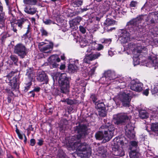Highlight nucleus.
<instances>
[{
    "mask_svg": "<svg viewBox=\"0 0 158 158\" xmlns=\"http://www.w3.org/2000/svg\"><path fill=\"white\" fill-rule=\"evenodd\" d=\"M27 30L26 33L24 34L22 36V38L26 39L28 38L31 36V28L30 27V24H27Z\"/></svg>",
    "mask_w": 158,
    "mask_h": 158,
    "instance_id": "24",
    "label": "nucleus"
},
{
    "mask_svg": "<svg viewBox=\"0 0 158 158\" xmlns=\"http://www.w3.org/2000/svg\"><path fill=\"white\" fill-rule=\"evenodd\" d=\"M130 158H138L139 155V153L137 152L136 150H131L129 153Z\"/></svg>",
    "mask_w": 158,
    "mask_h": 158,
    "instance_id": "32",
    "label": "nucleus"
},
{
    "mask_svg": "<svg viewBox=\"0 0 158 158\" xmlns=\"http://www.w3.org/2000/svg\"><path fill=\"white\" fill-rule=\"evenodd\" d=\"M115 23V22L114 20L109 18H107L104 23V24L106 27H108L114 24Z\"/></svg>",
    "mask_w": 158,
    "mask_h": 158,
    "instance_id": "35",
    "label": "nucleus"
},
{
    "mask_svg": "<svg viewBox=\"0 0 158 158\" xmlns=\"http://www.w3.org/2000/svg\"><path fill=\"white\" fill-rule=\"evenodd\" d=\"M142 19L141 16L132 19L127 23L126 29L132 33L141 31L143 29L140 24Z\"/></svg>",
    "mask_w": 158,
    "mask_h": 158,
    "instance_id": "2",
    "label": "nucleus"
},
{
    "mask_svg": "<svg viewBox=\"0 0 158 158\" xmlns=\"http://www.w3.org/2000/svg\"><path fill=\"white\" fill-rule=\"evenodd\" d=\"M24 3L29 5H35L37 3V0H23Z\"/></svg>",
    "mask_w": 158,
    "mask_h": 158,
    "instance_id": "36",
    "label": "nucleus"
},
{
    "mask_svg": "<svg viewBox=\"0 0 158 158\" xmlns=\"http://www.w3.org/2000/svg\"><path fill=\"white\" fill-rule=\"evenodd\" d=\"M17 73V72L11 71L7 76L10 81V84L12 90L18 89L19 88V85L18 83V79L16 77H14L13 78L12 80H10V78Z\"/></svg>",
    "mask_w": 158,
    "mask_h": 158,
    "instance_id": "10",
    "label": "nucleus"
},
{
    "mask_svg": "<svg viewBox=\"0 0 158 158\" xmlns=\"http://www.w3.org/2000/svg\"><path fill=\"white\" fill-rule=\"evenodd\" d=\"M98 114L101 117H104L106 116V111L103 109L98 111Z\"/></svg>",
    "mask_w": 158,
    "mask_h": 158,
    "instance_id": "43",
    "label": "nucleus"
},
{
    "mask_svg": "<svg viewBox=\"0 0 158 158\" xmlns=\"http://www.w3.org/2000/svg\"><path fill=\"white\" fill-rule=\"evenodd\" d=\"M143 86V84L139 81L133 80L131 83V89L136 92H139L142 91Z\"/></svg>",
    "mask_w": 158,
    "mask_h": 158,
    "instance_id": "12",
    "label": "nucleus"
},
{
    "mask_svg": "<svg viewBox=\"0 0 158 158\" xmlns=\"http://www.w3.org/2000/svg\"><path fill=\"white\" fill-rule=\"evenodd\" d=\"M79 30L80 31L82 34H85L86 32V30L85 27L81 25H80L79 27Z\"/></svg>",
    "mask_w": 158,
    "mask_h": 158,
    "instance_id": "46",
    "label": "nucleus"
},
{
    "mask_svg": "<svg viewBox=\"0 0 158 158\" xmlns=\"http://www.w3.org/2000/svg\"><path fill=\"white\" fill-rule=\"evenodd\" d=\"M40 89V87L35 88L33 89V91L37 92H39Z\"/></svg>",
    "mask_w": 158,
    "mask_h": 158,
    "instance_id": "60",
    "label": "nucleus"
},
{
    "mask_svg": "<svg viewBox=\"0 0 158 158\" xmlns=\"http://www.w3.org/2000/svg\"><path fill=\"white\" fill-rule=\"evenodd\" d=\"M104 76H103L101 78V80H104L107 82H109V80H111L115 79L117 78L118 77L114 71H112L110 70H108L106 71L104 73Z\"/></svg>",
    "mask_w": 158,
    "mask_h": 158,
    "instance_id": "11",
    "label": "nucleus"
},
{
    "mask_svg": "<svg viewBox=\"0 0 158 158\" xmlns=\"http://www.w3.org/2000/svg\"><path fill=\"white\" fill-rule=\"evenodd\" d=\"M58 82L62 93H66L69 91V78L67 77L66 73H63L61 74Z\"/></svg>",
    "mask_w": 158,
    "mask_h": 158,
    "instance_id": "5",
    "label": "nucleus"
},
{
    "mask_svg": "<svg viewBox=\"0 0 158 158\" xmlns=\"http://www.w3.org/2000/svg\"><path fill=\"white\" fill-rule=\"evenodd\" d=\"M120 40L122 43L125 44L127 43L130 40L129 33L126 30H120Z\"/></svg>",
    "mask_w": 158,
    "mask_h": 158,
    "instance_id": "13",
    "label": "nucleus"
},
{
    "mask_svg": "<svg viewBox=\"0 0 158 158\" xmlns=\"http://www.w3.org/2000/svg\"><path fill=\"white\" fill-rule=\"evenodd\" d=\"M134 59V66H135L136 65H137L139 64V60L138 58V57H133Z\"/></svg>",
    "mask_w": 158,
    "mask_h": 158,
    "instance_id": "48",
    "label": "nucleus"
},
{
    "mask_svg": "<svg viewBox=\"0 0 158 158\" xmlns=\"http://www.w3.org/2000/svg\"><path fill=\"white\" fill-rule=\"evenodd\" d=\"M95 107L97 109L101 110L104 109L105 108V105L102 102L99 101H97L95 103Z\"/></svg>",
    "mask_w": 158,
    "mask_h": 158,
    "instance_id": "25",
    "label": "nucleus"
},
{
    "mask_svg": "<svg viewBox=\"0 0 158 158\" xmlns=\"http://www.w3.org/2000/svg\"><path fill=\"white\" fill-rule=\"evenodd\" d=\"M101 55L100 53L97 52L94 54H91L86 56L85 57L83 61L85 63H88L90 61L98 58Z\"/></svg>",
    "mask_w": 158,
    "mask_h": 158,
    "instance_id": "18",
    "label": "nucleus"
},
{
    "mask_svg": "<svg viewBox=\"0 0 158 158\" xmlns=\"http://www.w3.org/2000/svg\"><path fill=\"white\" fill-rule=\"evenodd\" d=\"M46 44V43L44 42L39 43L38 44V46L40 48L41 46Z\"/></svg>",
    "mask_w": 158,
    "mask_h": 158,
    "instance_id": "58",
    "label": "nucleus"
},
{
    "mask_svg": "<svg viewBox=\"0 0 158 158\" xmlns=\"http://www.w3.org/2000/svg\"><path fill=\"white\" fill-rule=\"evenodd\" d=\"M97 152L99 153V156L103 157H106L108 155V153L103 146H101L98 148Z\"/></svg>",
    "mask_w": 158,
    "mask_h": 158,
    "instance_id": "21",
    "label": "nucleus"
},
{
    "mask_svg": "<svg viewBox=\"0 0 158 158\" xmlns=\"http://www.w3.org/2000/svg\"><path fill=\"white\" fill-rule=\"evenodd\" d=\"M78 40L81 47H88L89 48L88 45H87V41L85 38L80 37Z\"/></svg>",
    "mask_w": 158,
    "mask_h": 158,
    "instance_id": "27",
    "label": "nucleus"
},
{
    "mask_svg": "<svg viewBox=\"0 0 158 158\" xmlns=\"http://www.w3.org/2000/svg\"><path fill=\"white\" fill-rule=\"evenodd\" d=\"M114 145L112 148L113 153L116 156H122L124 155V152L123 150L122 147H120L119 144L120 143L119 138H115L113 140Z\"/></svg>",
    "mask_w": 158,
    "mask_h": 158,
    "instance_id": "9",
    "label": "nucleus"
},
{
    "mask_svg": "<svg viewBox=\"0 0 158 158\" xmlns=\"http://www.w3.org/2000/svg\"><path fill=\"white\" fill-rule=\"evenodd\" d=\"M77 65H75L74 64H70L68 66L69 70L72 73H74L77 71L78 69Z\"/></svg>",
    "mask_w": 158,
    "mask_h": 158,
    "instance_id": "29",
    "label": "nucleus"
},
{
    "mask_svg": "<svg viewBox=\"0 0 158 158\" xmlns=\"http://www.w3.org/2000/svg\"><path fill=\"white\" fill-rule=\"evenodd\" d=\"M111 2L109 0H106L104 1L102 4H100L99 8L101 11L103 13L108 11L110 6Z\"/></svg>",
    "mask_w": 158,
    "mask_h": 158,
    "instance_id": "17",
    "label": "nucleus"
},
{
    "mask_svg": "<svg viewBox=\"0 0 158 158\" xmlns=\"http://www.w3.org/2000/svg\"><path fill=\"white\" fill-rule=\"evenodd\" d=\"M24 23H26L27 24H30L28 20L25 18H21L18 20V22L16 23L18 26L21 28L22 27V25Z\"/></svg>",
    "mask_w": 158,
    "mask_h": 158,
    "instance_id": "23",
    "label": "nucleus"
},
{
    "mask_svg": "<svg viewBox=\"0 0 158 158\" xmlns=\"http://www.w3.org/2000/svg\"><path fill=\"white\" fill-rule=\"evenodd\" d=\"M31 85V82H30L27 84V85L26 86H25V89H24V91L25 92L27 91L28 89L30 88Z\"/></svg>",
    "mask_w": 158,
    "mask_h": 158,
    "instance_id": "50",
    "label": "nucleus"
},
{
    "mask_svg": "<svg viewBox=\"0 0 158 158\" xmlns=\"http://www.w3.org/2000/svg\"><path fill=\"white\" fill-rule=\"evenodd\" d=\"M14 52L20 58L23 59L27 55L28 52V49L24 44L19 43L15 46Z\"/></svg>",
    "mask_w": 158,
    "mask_h": 158,
    "instance_id": "8",
    "label": "nucleus"
},
{
    "mask_svg": "<svg viewBox=\"0 0 158 158\" xmlns=\"http://www.w3.org/2000/svg\"><path fill=\"white\" fill-rule=\"evenodd\" d=\"M38 142L37 143V144L40 145L41 146L43 144V141L42 139H38Z\"/></svg>",
    "mask_w": 158,
    "mask_h": 158,
    "instance_id": "55",
    "label": "nucleus"
},
{
    "mask_svg": "<svg viewBox=\"0 0 158 158\" xmlns=\"http://www.w3.org/2000/svg\"><path fill=\"white\" fill-rule=\"evenodd\" d=\"M81 20V18L77 16L69 22L70 28L73 30H76L78 28L77 25Z\"/></svg>",
    "mask_w": 158,
    "mask_h": 158,
    "instance_id": "16",
    "label": "nucleus"
},
{
    "mask_svg": "<svg viewBox=\"0 0 158 158\" xmlns=\"http://www.w3.org/2000/svg\"><path fill=\"white\" fill-rule=\"evenodd\" d=\"M36 79L40 82H43V83H47L48 81V77L46 74L44 72L42 71L38 72Z\"/></svg>",
    "mask_w": 158,
    "mask_h": 158,
    "instance_id": "14",
    "label": "nucleus"
},
{
    "mask_svg": "<svg viewBox=\"0 0 158 158\" xmlns=\"http://www.w3.org/2000/svg\"><path fill=\"white\" fill-rule=\"evenodd\" d=\"M108 54L109 55L111 56L114 55V53L112 51L110 50L108 51Z\"/></svg>",
    "mask_w": 158,
    "mask_h": 158,
    "instance_id": "59",
    "label": "nucleus"
},
{
    "mask_svg": "<svg viewBox=\"0 0 158 158\" xmlns=\"http://www.w3.org/2000/svg\"><path fill=\"white\" fill-rule=\"evenodd\" d=\"M151 15L153 18V17H154L155 19H158V13H157L156 15H155L154 14H152Z\"/></svg>",
    "mask_w": 158,
    "mask_h": 158,
    "instance_id": "54",
    "label": "nucleus"
},
{
    "mask_svg": "<svg viewBox=\"0 0 158 158\" xmlns=\"http://www.w3.org/2000/svg\"><path fill=\"white\" fill-rule=\"evenodd\" d=\"M76 135L71 138L73 141L67 145V148L69 150L77 151L80 152V156L83 158H88L91 154V149L89 145L86 143H81L80 139L83 138L86 134L87 127L86 125L79 123L78 126L74 128Z\"/></svg>",
    "mask_w": 158,
    "mask_h": 158,
    "instance_id": "1",
    "label": "nucleus"
},
{
    "mask_svg": "<svg viewBox=\"0 0 158 158\" xmlns=\"http://www.w3.org/2000/svg\"><path fill=\"white\" fill-rule=\"evenodd\" d=\"M40 31L42 35L47 36L48 35V33L47 31L45 30L44 28L42 27L40 30Z\"/></svg>",
    "mask_w": 158,
    "mask_h": 158,
    "instance_id": "47",
    "label": "nucleus"
},
{
    "mask_svg": "<svg viewBox=\"0 0 158 158\" xmlns=\"http://www.w3.org/2000/svg\"><path fill=\"white\" fill-rule=\"evenodd\" d=\"M35 143V140L34 139H31L30 140V145L31 146H34Z\"/></svg>",
    "mask_w": 158,
    "mask_h": 158,
    "instance_id": "52",
    "label": "nucleus"
},
{
    "mask_svg": "<svg viewBox=\"0 0 158 158\" xmlns=\"http://www.w3.org/2000/svg\"><path fill=\"white\" fill-rule=\"evenodd\" d=\"M103 48V46L101 44H99L97 49L98 50L102 49Z\"/></svg>",
    "mask_w": 158,
    "mask_h": 158,
    "instance_id": "57",
    "label": "nucleus"
},
{
    "mask_svg": "<svg viewBox=\"0 0 158 158\" xmlns=\"http://www.w3.org/2000/svg\"><path fill=\"white\" fill-rule=\"evenodd\" d=\"M119 84L118 86L120 89H123L125 87L126 84L124 81H123L122 80L118 81Z\"/></svg>",
    "mask_w": 158,
    "mask_h": 158,
    "instance_id": "42",
    "label": "nucleus"
},
{
    "mask_svg": "<svg viewBox=\"0 0 158 158\" xmlns=\"http://www.w3.org/2000/svg\"><path fill=\"white\" fill-rule=\"evenodd\" d=\"M130 149L131 150H136L138 147V143L135 141H132L130 143Z\"/></svg>",
    "mask_w": 158,
    "mask_h": 158,
    "instance_id": "31",
    "label": "nucleus"
},
{
    "mask_svg": "<svg viewBox=\"0 0 158 158\" xmlns=\"http://www.w3.org/2000/svg\"><path fill=\"white\" fill-rule=\"evenodd\" d=\"M150 62L155 69H158V60L154 56H151L149 57Z\"/></svg>",
    "mask_w": 158,
    "mask_h": 158,
    "instance_id": "20",
    "label": "nucleus"
},
{
    "mask_svg": "<svg viewBox=\"0 0 158 158\" xmlns=\"http://www.w3.org/2000/svg\"><path fill=\"white\" fill-rule=\"evenodd\" d=\"M125 129V131H127V130H128L129 131H133L134 127L133 124L131 123H128L126 125Z\"/></svg>",
    "mask_w": 158,
    "mask_h": 158,
    "instance_id": "37",
    "label": "nucleus"
},
{
    "mask_svg": "<svg viewBox=\"0 0 158 158\" xmlns=\"http://www.w3.org/2000/svg\"><path fill=\"white\" fill-rule=\"evenodd\" d=\"M10 57L11 60L14 62V64H16V63L18 62V59L16 56L11 55L10 56Z\"/></svg>",
    "mask_w": 158,
    "mask_h": 158,
    "instance_id": "44",
    "label": "nucleus"
},
{
    "mask_svg": "<svg viewBox=\"0 0 158 158\" xmlns=\"http://www.w3.org/2000/svg\"><path fill=\"white\" fill-rule=\"evenodd\" d=\"M90 99L95 104L98 100L97 95L95 94H92L90 96Z\"/></svg>",
    "mask_w": 158,
    "mask_h": 158,
    "instance_id": "41",
    "label": "nucleus"
},
{
    "mask_svg": "<svg viewBox=\"0 0 158 158\" xmlns=\"http://www.w3.org/2000/svg\"><path fill=\"white\" fill-rule=\"evenodd\" d=\"M54 94L57 95L59 94H60V91L57 89H55L53 90Z\"/></svg>",
    "mask_w": 158,
    "mask_h": 158,
    "instance_id": "53",
    "label": "nucleus"
},
{
    "mask_svg": "<svg viewBox=\"0 0 158 158\" xmlns=\"http://www.w3.org/2000/svg\"><path fill=\"white\" fill-rule=\"evenodd\" d=\"M74 102L73 100L68 98H67V103L68 105H72L74 104Z\"/></svg>",
    "mask_w": 158,
    "mask_h": 158,
    "instance_id": "51",
    "label": "nucleus"
},
{
    "mask_svg": "<svg viewBox=\"0 0 158 158\" xmlns=\"http://www.w3.org/2000/svg\"><path fill=\"white\" fill-rule=\"evenodd\" d=\"M137 4V2L135 1H132L131 2L130 6L131 7H135Z\"/></svg>",
    "mask_w": 158,
    "mask_h": 158,
    "instance_id": "49",
    "label": "nucleus"
},
{
    "mask_svg": "<svg viewBox=\"0 0 158 158\" xmlns=\"http://www.w3.org/2000/svg\"><path fill=\"white\" fill-rule=\"evenodd\" d=\"M67 99H65L63 98V99L61 100L60 102H63L67 103Z\"/></svg>",
    "mask_w": 158,
    "mask_h": 158,
    "instance_id": "64",
    "label": "nucleus"
},
{
    "mask_svg": "<svg viewBox=\"0 0 158 158\" xmlns=\"http://www.w3.org/2000/svg\"><path fill=\"white\" fill-rule=\"evenodd\" d=\"M125 132L126 136L130 139L134 138L135 135L134 131H129L128 130H127V131H125Z\"/></svg>",
    "mask_w": 158,
    "mask_h": 158,
    "instance_id": "28",
    "label": "nucleus"
},
{
    "mask_svg": "<svg viewBox=\"0 0 158 158\" xmlns=\"http://www.w3.org/2000/svg\"><path fill=\"white\" fill-rule=\"evenodd\" d=\"M48 60L51 66L55 68L58 67V64L57 62H59L60 60L57 55H53L48 58Z\"/></svg>",
    "mask_w": 158,
    "mask_h": 158,
    "instance_id": "15",
    "label": "nucleus"
},
{
    "mask_svg": "<svg viewBox=\"0 0 158 158\" xmlns=\"http://www.w3.org/2000/svg\"><path fill=\"white\" fill-rule=\"evenodd\" d=\"M100 129L101 131L97 132L95 135V137L96 139L98 140H101L102 139H104V137L103 136V132H102V129Z\"/></svg>",
    "mask_w": 158,
    "mask_h": 158,
    "instance_id": "33",
    "label": "nucleus"
},
{
    "mask_svg": "<svg viewBox=\"0 0 158 158\" xmlns=\"http://www.w3.org/2000/svg\"><path fill=\"white\" fill-rule=\"evenodd\" d=\"M134 96L132 92L130 90L126 91L120 94L118 98L122 102L123 106L125 107H129L131 98Z\"/></svg>",
    "mask_w": 158,
    "mask_h": 158,
    "instance_id": "7",
    "label": "nucleus"
},
{
    "mask_svg": "<svg viewBox=\"0 0 158 158\" xmlns=\"http://www.w3.org/2000/svg\"><path fill=\"white\" fill-rule=\"evenodd\" d=\"M53 47V44L52 43H50V44L46 45L45 47L41 48L40 50L43 52L45 53L49 52L52 49Z\"/></svg>",
    "mask_w": 158,
    "mask_h": 158,
    "instance_id": "22",
    "label": "nucleus"
},
{
    "mask_svg": "<svg viewBox=\"0 0 158 158\" xmlns=\"http://www.w3.org/2000/svg\"><path fill=\"white\" fill-rule=\"evenodd\" d=\"M149 89H146L143 91V94L147 96H148L149 93Z\"/></svg>",
    "mask_w": 158,
    "mask_h": 158,
    "instance_id": "56",
    "label": "nucleus"
},
{
    "mask_svg": "<svg viewBox=\"0 0 158 158\" xmlns=\"http://www.w3.org/2000/svg\"><path fill=\"white\" fill-rule=\"evenodd\" d=\"M153 111L154 112V113H153L152 114L153 119L155 120L158 119V108H156L155 111L154 110Z\"/></svg>",
    "mask_w": 158,
    "mask_h": 158,
    "instance_id": "39",
    "label": "nucleus"
},
{
    "mask_svg": "<svg viewBox=\"0 0 158 158\" xmlns=\"http://www.w3.org/2000/svg\"><path fill=\"white\" fill-rule=\"evenodd\" d=\"M24 11L27 14L33 15L36 13L37 8L33 6H28L24 8Z\"/></svg>",
    "mask_w": 158,
    "mask_h": 158,
    "instance_id": "19",
    "label": "nucleus"
},
{
    "mask_svg": "<svg viewBox=\"0 0 158 158\" xmlns=\"http://www.w3.org/2000/svg\"><path fill=\"white\" fill-rule=\"evenodd\" d=\"M7 101L8 103H10L12 101V98L10 97H8L7 98Z\"/></svg>",
    "mask_w": 158,
    "mask_h": 158,
    "instance_id": "62",
    "label": "nucleus"
},
{
    "mask_svg": "<svg viewBox=\"0 0 158 158\" xmlns=\"http://www.w3.org/2000/svg\"><path fill=\"white\" fill-rule=\"evenodd\" d=\"M9 36V35L6 34V35H3L2 36V38L3 39H4L6 38L7 37Z\"/></svg>",
    "mask_w": 158,
    "mask_h": 158,
    "instance_id": "63",
    "label": "nucleus"
},
{
    "mask_svg": "<svg viewBox=\"0 0 158 158\" xmlns=\"http://www.w3.org/2000/svg\"><path fill=\"white\" fill-rule=\"evenodd\" d=\"M151 129L153 131H158V123H152L151 125Z\"/></svg>",
    "mask_w": 158,
    "mask_h": 158,
    "instance_id": "38",
    "label": "nucleus"
},
{
    "mask_svg": "<svg viewBox=\"0 0 158 158\" xmlns=\"http://www.w3.org/2000/svg\"><path fill=\"white\" fill-rule=\"evenodd\" d=\"M65 68V65L64 64H63L61 65L60 66V69L61 70H63Z\"/></svg>",
    "mask_w": 158,
    "mask_h": 158,
    "instance_id": "61",
    "label": "nucleus"
},
{
    "mask_svg": "<svg viewBox=\"0 0 158 158\" xmlns=\"http://www.w3.org/2000/svg\"><path fill=\"white\" fill-rule=\"evenodd\" d=\"M82 0H72V5L74 7H79L82 5Z\"/></svg>",
    "mask_w": 158,
    "mask_h": 158,
    "instance_id": "30",
    "label": "nucleus"
},
{
    "mask_svg": "<svg viewBox=\"0 0 158 158\" xmlns=\"http://www.w3.org/2000/svg\"><path fill=\"white\" fill-rule=\"evenodd\" d=\"M139 117L142 119L147 118L148 117L149 115L148 113L145 110H141L139 112Z\"/></svg>",
    "mask_w": 158,
    "mask_h": 158,
    "instance_id": "26",
    "label": "nucleus"
},
{
    "mask_svg": "<svg viewBox=\"0 0 158 158\" xmlns=\"http://www.w3.org/2000/svg\"><path fill=\"white\" fill-rule=\"evenodd\" d=\"M98 66V65L97 64L93 65L89 72V74L91 75H93L94 74L95 70Z\"/></svg>",
    "mask_w": 158,
    "mask_h": 158,
    "instance_id": "40",
    "label": "nucleus"
},
{
    "mask_svg": "<svg viewBox=\"0 0 158 158\" xmlns=\"http://www.w3.org/2000/svg\"><path fill=\"white\" fill-rule=\"evenodd\" d=\"M124 47L127 50H133V57H138L139 54L141 52L146 53L148 51V49L144 46H142L140 44H135L132 42L128 44L127 45H125Z\"/></svg>",
    "mask_w": 158,
    "mask_h": 158,
    "instance_id": "4",
    "label": "nucleus"
},
{
    "mask_svg": "<svg viewBox=\"0 0 158 158\" xmlns=\"http://www.w3.org/2000/svg\"><path fill=\"white\" fill-rule=\"evenodd\" d=\"M131 118V116L128 115L127 113H120L113 116V122L117 125H124Z\"/></svg>",
    "mask_w": 158,
    "mask_h": 158,
    "instance_id": "6",
    "label": "nucleus"
},
{
    "mask_svg": "<svg viewBox=\"0 0 158 158\" xmlns=\"http://www.w3.org/2000/svg\"><path fill=\"white\" fill-rule=\"evenodd\" d=\"M105 124H103L100 127V129H102L103 132L104 140L105 142L109 141L114 135V127L111 124L110 121L107 122V120L104 119L103 120Z\"/></svg>",
    "mask_w": 158,
    "mask_h": 158,
    "instance_id": "3",
    "label": "nucleus"
},
{
    "mask_svg": "<svg viewBox=\"0 0 158 158\" xmlns=\"http://www.w3.org/2000/svg\"><path fill=\"white\" fill-rule=\"evenodd\" d=\"M26 75L30 78H33L34 77L35 73L32 69L29 68L27 70Z\"/></svg>",
    "mask_w": 158,
    "mask_h": 158,
    "instance_id": "34",
    "label": "nucleus"
},
{
    "mask_svg": "<svg viewBox=\"0 0 158 158\" xmlns=\"http://www.w3.org/2000/svg\"><path fill=\"white\" fill-rule=\"evenodd\" d=\"M43 22L46 25H50L51 23L54 24L55 23L50 19H45L43 20Z\"/></svg>",
    "mask_w": 158,
    "mask_h": 158,
    "instance_id": "45",
    "label": "nucleus"
}]
</instances>
